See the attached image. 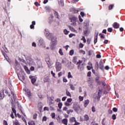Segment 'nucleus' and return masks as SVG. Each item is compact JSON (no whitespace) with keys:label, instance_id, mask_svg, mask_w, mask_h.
I'll return each instance as SVG.
<instances>
[{"label":"nucleus","instance_id":"e433bc0d","mask_svg":"<svg viewBox=\"0 0 125 125\" xmlns=\"http://www.w3.org/2000/svg\"><path fill=\"white\" fill-rule=\"evenodd\" d=\"M49 23H51L52 22V21H53V17H50L49 18Z\"/></svg>","mask_w":125,"mask_h":125},{"label":"nucleus","instance_id":"de8ad7c7","mask_svg":"<svg viewBox=\"0 0 125 125\" xmlns=\"http://www.w3.org/2000/svg\"><path fill=\"white\" fill-rule=\"evenodd\" d=\"M73 112H74V110H73V109H70L69 110H68L67 111V113L69 114H70V113H73Z\"/></svg>","mask_w":125,"mask_h":125},{"label":"nucleus","instance_id":"7ed1b4c3","mask_svg":"<svg viewBox=\"0 0 125 125\" xmlns=\"http://www.w3.org/2000/svg\"><path fill=\"white\" fill-rule=\"evenodd\" d=\"M24 56L26 58L27 63L29 64V65H32V64L34 63V60H33L31 57H26V56L25 55H24Z\"/></svg>","mask_w":125,"mask_h":125},{"label":"nucleus","instance_id":"a18cd8bd","mask_svg":"<svg viewBox=\"0 0 125 125\" xmlns=\"http://www.w3.org/2000/svg\"><path fill=\"white\" fill-rule=\"evenodd\" d=\"M19 60L20 61H21V62H23V63H26V61H24V59H21V58H19Z\"/></svg>","mask_w":125,"mask_h":125},{"label":"nucleus","instance_id":"f8f14e48","mask_svg":"<svg viewBox=\"0 0 125 125\" xmlns=\"http://www.w3.org/2000/svg\"><path fill=\"white\" fill-rule=\"evenodd\" d=\"M70 20L71 22H77V21H78V18L73 16L70 18Z\"/></svg>","mask_w":125,"mask_h":125},{"label":"nucleus","instance_id":"dca6fc26","mask_svg":"<svg viewBox=\"0 0 125 125\" xmlns=\"http://www.w3.org/2000/svg\"><path fill=\"white\" fill-rule=\"evenodd\" d=\"M78 68L80 69V71H83V70L84 69V67L83 66V63L78 65Z\"/></svg>","mask_w":125,"mask_h":125},{"label":"nucleus","instance_id":"5701e85b","mask_svg":"<svg viewBox=\"0 0 125 125\" xmlns=\"http://www.w3.org/2000/svg\"><path fill=\"white\" fill-rule=\"evenodd\" d=\"M84 121H86V122H87L89 120V117H88V115H85L84 116Z\"/></svg>","mask_w":125,"mask_h":125},{"label":"nucleus","instance_id":"f257e3e1","mask_svg":"<svg viewBox=\"0 0 125 125\" xmlns=\"http://www.w3.org/2000/svg\"><path fill=\"white\" fill-rule=\"evenodd\" d=\"M51 40L52 41V42H53L52 43V44L50 46V47L51 49H54V46H55V45H56V44H55L56 43V37H53L52 38V39H51Z\"/></svg>","mask_w":125,"mask_h":125},{"label":"nucleus","instance_id":"f03ea898","mask_svg":"<svg viewBox=\"0 0 125 125\" xmlns=\"http://www.w3.org/2000/svg\"><path fill=\"white\" fill-rule=\"evenodd\" d=\"M56 69L57 72H59L62 69V65L59 62H56Z\"/></svg>","mask_w":125,"mask_h":125},{"label":"nucleus","instance_id":"2eb2a0df","mask_svg":"<svg viewBox=\"0 0 125 125\" xmlns=\"http://www.w3.org/2000/svg\"><path fill=\"white\" fill-rule=\"evenodd\" d=\"M58 2L60 6L61 7L64 6V0H58Z\"/></svg>","mask_w":125,"mask_h":125},{"label":"nucleus","instance_id":"c9c22d12","mask_svg":"<svg viewBox=\"0 0 125 125\" xmlns=\"http://www.w3.org/2000/svg\"><path fill=\"white\" fill-rule=\"evenodd\" d=\"M63 33L65 35H68L70 33V31L67 30V29H64Z\"/></svg>","mask_w":125,"mask_h":125},{"label":"nucleus","instance_id":"a211bd4d","mask_svg":"<svg viewBox=\"0 0 125 125\" xmlns=\"http://www.w3.org/2000/svg\"><path fill=\"white\" fill-rule=\"evenodd\" d=\"M38 107L40 112H42V103H39L38 104Z\"/></svg>","mask_w":125,"mask_h":125},{"label":"nucleus","instance_id":"c756f323","mask_svg":"<svg viewBox=\"0 0 125 125\" xmlns=\"http://www.w3.org/2000/svg\"><path fill=\"white\" fill-rule=\"evenodd\" d=\"M19 70H20V67L18 66V65H16V72L17 73H18V72H19Z\"/></svg>","mask_w":125,"mask_h":125},{"label":"nucleus","instance_id":"49530a36","mask_svg":"<svg viewBox=\"0 0 125 125\" xmlns=\"http://www.w3.org/2000/svg\"><path fill=\"white\" fill-rule=\"evenodd\" d=\"M107 31L108 32H109V33H112V32H113V28L110 27V28H108L107 29Z\"/></svg>","mask_w":125,"mask_h":125},{"label":"nucleus","instance_id":"412c9836","mask_svg":"<svg viewBox=\"0 0 125 125\" xmlns=\"http://www.w3.org/2000/svg\"><path fill=\"white\" fill-rule=\"evenodd\" d=\"M25 95H26V96H28V97L29 98L31 97V96H32V94L31 93V91H29L25 93Z\"/></svg>","mask_w":125,"mask_h":125},{"label":"nucleus","instance_id":"aec40b11","mask_svg":"<svg viewBox=\"0 0 125 125\" xmlns=\"http://www.w3.org/2000/svg\"><path fill=\"white\" fill-rule=\"evenodd\" d=\"M45 8L47 12H50V11H51V8L50 6H47Z\"/></svg>","mask_w":125,"mask_h":125},{"label":"nucleus","instance_id":"2f4dec72","mask_svg":"<svg viewBox=\"0 0 125 125\" xmlns=\"http://www.w3.org/2000/svg\"><path fill=\"white\" fill-rule=\"evenodd\" d=\"M44 34L45 36H46V35H48V34H50V33H49V30L47 29H45Z\"/></svg>","mask_w":125,"mask_h":125},{"label":"nucleus","instance_id":"b1692460","mask_svg":"<svg viewBox=\"0 0 125 125\" xmlns=\"http://www.w3.org/2000/svg\"><path fill=\"white\" fill-rule=\"evenodd\" d=\"M50 60V59L49 58H46V62L48 66H49V65H50V62L49 61Z\"/></svg>","mask_w":125,"mask_h":125},{"label":"nucleus","instance_id":"f704fd0d","mask_svg":"<svg viewBox=\"0 0 125 125\" xmlns=\"http://www.w3.org/2000/svg\"><path fill=\"white\" fill-rule=\"evenodd\" d=\"M72 11L73 12V13H78L79 12V10H76L75 8H73L72 9Z\"/></svg>","mask_w":125,"mask_h":125},{"label":"nucleus","instance_id":"5fc2aeb1","mask_svg":"<svg viewBox=\"0 0 125 125\" xmlns=\"http://www.w3.org/2000/svg\"><path fill=\"white\" fill-rule=\"evenodd\" d=\"M67 82H68V80H67V79H66V78H65V77H64L63 78V83H67Z\"/></svg>","mask_w":125,"mask_h":125},{"label":"nucleus","instance_id":"8fccbe9b","mask_svg":"<svg viewBox=\"0 0 125 125\" xmlns=\"http://www.w3.org/2000/svg\"><path fill=\"white\" fill-rule=\"evenodd\" d=\"M75 117H71L70 119V121L71 123H73L75 120Z\"/></svg>","mask_w":125,"mask_h":125},{"label":"nucleus","instance_id":"603ef678","mask_svg":"<svg viewBox=\"0 0 125 125\" xmlns=\"http://www.w3.org/2000/svg\"><path fill=\"white\" fill-rule=\"evenodd\" d=\"M37 116H38V114L37 113H35L33 115V119H34V120L36 119Z\"/></svg>","mask_w":125,"mask_h":125},{"label":"nucleus","instance_id":"0e129e2a","mask_svg":"<svg viewBox=\"0 0 125 125\" xmlns=\"http://www.w3.org/2000/svg\"><path fill=\"white\" fill-rule=\"evenodd\" d=\"M80 14L82 17H83L84 16V12H81Z\"/></svg>","mask_w":125,"mask_h":125},{"label":"nucleus","instance_id":"423d86ee","mask_svg":"<svg viewBox=\"0 0 125 125\" xmlns=\"http://www.w3.org/2000/svg\"><path fill=\"white\" fill-rule=\"evenodd\" d=\"M37 66L38 68H43V66L42 65V62H41V60L37 59Z\"/></svg>","mask_w":125,"mask_h":125},{"label":"nucleus","instance_id":"ea45409f","mask_svg":"<svg viewBox=\"0 0 125 125\" xmlns=\"http://www.w3.org/2000/svg\"><path fill=\"white\" fill-rule=\"evenodd\" d=\"M63 105V104H62V103H59L58 104V107L60 109H61V108H62V105Z\"/></svg>","mask_w":125,"mask_h":125},{"label":"nucleus","instance_id":"bb28decb","mask_svg":"<svg viewBox=\"0 0 125 125\" xmlns=\"http://www.w3.org/2000/svg\"><path fill=\"white\" fill-rule=\"evenodd\" d=\"M3 48L4 50H5V52H6V53H9V51L7 49V48H6V46H5V45H4V47H3Z\"/></svg>","mask_w":125,"mask_h":125},{"label":"nucleus","instance_id":"bf43d9fd","mask_svg":"<svg viewBox=\"0 0 125 125\" xmlns=\"http://www.w3.org/2000/svg\"><path fill=\"white\" fill-rule=\"evenodd\" d=\"M112 110L113 112H118V108L117 107H114Z\"/></svg>","mask_w":125,"mask_h":125},{"label":"nucleus","instance_id":"864d4df0","mask_svg":"<svg viewBox=\"0 0 125 125\" xmlns=\"http://www.w3.org/2000/svg\"><path fill=\"white\" fill-rule=\"evenodd\" d=\"M43 111H49V108H48V107H44Z\"/></svg>","mask_w":125,"mask_h":125},{"label":"nucleus","instance_id":"1a4fd4ad","mask_svg":"<svg viewBox=\"0 0 125 125\" xmlns=\"http://www.w3.org/2000/svg\"><path fill=\"white\" fill-rule=\"evenodd\" d=\"M45 37L48 39V40H52V38H53V35L52 33H48L46 35H45Z\"/></svg>","mask_w":125,"mask_h":125},{"label":"nucleus","instance_id":"20e7f679","mask_svg":"<svg viewBox=\"0 0 125 125\" xmlns=\"http://www.w3.org/2000/svg\"><path fill=\"white\" fill-rule=\"evenodd\" d=\"M73 109L74 110V111H76L77 113L81 110V106L78 104H74L73 106Z\"/></svg>","mask_w":125,"mask_h":125},{"label":"nucleus","instance_id":"393cba45","mask_svg":"<svg viewBox=\"0 0 125 125\" xmlns=\"http://www.w3.org/2000/svg\"><path fill=\"white\" fill-rule=\"evenodd\" d=\"M95 70H98L99 69V65H98V62H96V63L95 64Z\"/></svg>","mask_w":125,"mask_h":125},{"label":"nucleus","instance_id":"338daca9","mask_svg":"<svg viewBox=\"0 0 125 125\" xmlns=\"http://www.w3.org/2000/svg\"><path fill=\"white\" fill-rule=\"evenodd\" d=\"M29 125H35V122H29L28 123Z\"/></svg>","mask_w":125,"mask_h":125},{"label":"nucleus","instance_id":"4be33fe9","mask_svg":"<svg viewBox=\"0 0 125 125\" xmlns=\"http://www.w3.org/2000/svg\"><path fill=\"white\" fill-rule=\"evenodd\" d=\"M1 52H2V54H3V55H4L5 59L7 60V61H8V62H9L8 61V60H7V58H6V57H7V55H6V53H5V52L4 51H2V50L1 51Z\"/></svg>","mask_w":125,"mask_h":125},{"label":"nucleus","instance_id":"6e6d98bb","mask_svg":"<svg viewBox=\"0 0 125 125\" xmlns=\"http://www.w3.org/2000/svg\"><path fill=\"white\" fill-rule=\"evenodd\" d=\"M112 120H116V114H113L112 116Z\"/></svg>","mask_w":125,"mask_h":125},{"label":"nucleus","instance_id":"69168bd1","mask_svg":"<svg viewBox=\"0 0 125 125\" xmlns=\"http://www.w3.org/2000/svg\"><path fill=\"white\" fill-rule=\"evenodd\" d=\"M52 119H54L55 118V113H53L51 114Z\"/></svg>","mask_w":125,"mask_h":125},{"label":"nucleus","instance_id":"39448f33","mask_svg":"<svg viewBox=\"0 0 125 125\" xmlns=\"http://www.w3.org/2000/svg\"><path fill=\"white\" fill-rule=\"evenodd\" d=\"M96 76L97 77L95 79V81L96 83H97L98 84H100L101 83V81H99V79H100L99 74H96Z\"/></svg>","mask_w":125,"mask_h":125},{"label":"nucleus","instance_id":"cd10ccee","mask_svg":"<svg viewBox=\"0 0 125 125\" xmlns=\"http://www.w3.org/2000/svg\"><path fill=\"white\" fill-rule=\"evenodd\" d=\"M74 67H75V65H74L73 64H72L69 66L68 69H70V70H73V69H74Z\"/></svg>","mask_w":125,"mask_h":125},{"label":"nucleus","instance_id":"79ce46f5","mask_svg":"<svg viewBox=\"0 0 125 125\" xmlns=\"http://www.w3.org/2000/svg\"><path fill=\"white\" fill-rule=\"evenodd\" d=\"M47 120V118L46 117V116H44L42 118V122H46Z\"/></svg>","mask_w":125,"mask_h":125},{"label":"nucleus","instance_id":"052dcab7","mask_svg":"<svg viewBox=\"0 0 125 125\" xmlns=\"http://www.w3.org/2000/svg\"><path fill=\"white\" fill-rule=\"evenodd\" d=\"M87 77H91V72L90 71H89L87 73Z\"/></svg>","mask_w":125,"mask_h":125},{"label":"nucleus","instance_id":"6ab92c4d","mask_svg":"<svg viewBox=\"0 0 125 125\" xmlns=\"http://www.w3.org/2000/svg\"><path fill=\"white\" fill-rule=\"evenodd\" d=\"M62 123L65 125H68V119L67 118L63 119L62 121Z\"/></svg>","mask_w":125,"mask_h":125},{"label":"nucleus","instance_id":"c03bdc74","mask_svg":"<svg viewBox=\"0 0 125 125\" xmlns=\"http://www.w3.org/2000/svg\"><path fill=\"white\" fill-rule=\"evenodd\" d=\"M74 55V50H71L69 52V55H71L72 56V55Z\"/></svg>","mask_w":125,"mask_h":125},{"label":"nucleus","instance_id":"e2e57ef3","mask_svg":"<svg viewBox=\"0 0 125 125\" xmlns=\"http://www.w3.org/2000/svg\"><path fill=\"white\" fill-rule=\"evenodd\" d=\"M79 98L80 101H83V97H82L80 96H79Z\"/></svg>","mask_w":125,"mask_h":125},{"label":"nucleus","instance_id":"09e8293b","mask_svg":"<svg viewBox=\"0 0 125 125\" xmlns=\"http://www.w3.org/2000/svg\"><path fill=\"white\" fill-rule=\"evenodd\" d=\"M31 83H33V84H34V83H36V79H35V78H32V79H31Z\"/></svg>","mask_w":125,"mask_h":125},{"label":"nucleus","instance_id":"37998d69","mask_svg":"<svg viewBox=\"0 0 125 125\" xmlns=\"http://www.w3.org/2000/svg\"><path fill=\"white\" fill-rule=\"evenodd\" d=\"M59 52L60 54H61V55L62 56L64 55V54L63 53V51H62V49H60Z\"/></svg>","mask_w":125,"mask_h":125},{"label":"nucleus","instance_id":"0eeeda50","mask_svg":"<svg viewBox=\"0 0 125 125\" xmlns=\"http://www.w3.org/2000/svg\"><path fill=\"white\" fill-rule=\"evenodd\" d=\"M101 90H99V92H98V94L96 95V98L94 97V99H97L98 101L100 100V97H101V95H100Z\"/></svg>","mask_w":125,"mask_h":125},{"label":"nucleus","instance_id":"6e6552de","mask_svg":"<svg viewBox=\"0 0 125 125\" xmlns=\"http://www.w3.org/2000/svg\"><path fill=\"white\" fill-rule=\"evenodd\" d=\"M98 34H99L98 32L95 33V37H94V44H95V43L97 42V39H98Z\"/></svg>","mask_w":125,"mask_h":125},{"label":"nucleus","instance_id":"58836bf2","mask_svg":"<svg viewBox=\"0 0 125 125\" xmlns=\"http://www.w3.org/2000/svg\"><path fill=\"white\" fill-rule=\"evenodd\" d=\"M67 27H68L69 29H70V30H71L72 32H74V31H75V29L73 28V27H71V26L67 25Z\"/></svg>","mask_w":125,"mask_h":125},{"label":"nucleus","instance_id":"13d9d810","mask_svg":"<svg viewBox=\"0 0 125 125\" xmlns=\"http://www.w3.org/2000/svg\"><path fill=\"white\" fill-rule=\"evenodd\" d=\"M84 104H87L88 105L89 104V100H87L84 101Z\"/></svg>","mask_w":125,"mask_h":125},{"label":"nucleus","instance_id":"a878e982","mask_svg":"<svg viewBox=\"0 0 125 125\" xmlns=\"http://www.w3.org/2000/svg\"><path fill=\"white\" fill-rule=\"evenodd\" d=\"M77 57H74L72 61L73 63H74V64H76V63L78 62L77 61Z\"/></svg>","mask_w":125,"mask_h":125},{"label":"nucleus","instance_id":"9d476101","mask_svg":"<svg viewBox=\"0 0 125 125\" xmlns=\"http://www.w3.org/2000/svg\"><path fill=\"white\" fill-rule=\"evenodd\" d=\"M103 68H104V64L103 62H102V60H101L99 62V68L101 70H103Z\"/></svg>","mask_w":125,"mask_h":125},{"label":"nucleus","instance_id":"4c0bfd02","mask_svg":"<svg viewBox=\"0 0 125 125\" xmlns=\"http://www.w3.org/2000/svg\"><path fill=\"white\" fill-rule=\"evenodd\" d=\"M113 7H114V4H110L108 6L109 10H111V9H113Z\"/></svg>","mask_w":125,"mask_h":125},{"label":"nucleus","instance_id":"c85d7f7f","mask_svg":"<svg viewBox=\"0 0 125 125\" xmlns=\"http://www.w3.org/2000/svg\"><path fill=\"white\" fill-rule=\"evenodd\" d=\"M69 86H70V89H71V90H75V88L73 84H70Z\"/></svg>","mask_w":125,"mask_h":125},{"label":"nucleus","instance_id":"4d7b16f0","mask_svg":"<svg viewBox=\"0 0 125 125\" xmlns=\"http://www.w3.org/2000/svg\"><path fill=\"white\" fill-rule=\"evenodd\" d=\"M80 53H83V54L84 55V54H85V51H84L83 50H80Z\"/></svg>","mask_w":125,"mask_h":125},{"label":"nucleus","instance_id":"72a5a7b5","mask_svg":"<svg viewBox=\"0 0 125 125\" xmlns=\"http://www.w3.org/2000/svg\"><path fill=\"white\" fill-rule=\"evenodd\" d=\"M44 83H47V82H49V78L48 77H46L43 80Z\"/></svg>","mask_w":125,"mask_h":125},{"label":"nucleus","instance_id":"4468645a","mask_svg":"<svg viewBox=\"0 0 125 125\" xmlns=\"http://www.w3.org/2000/svg\"><path fill=\"white\" fill-rule=\"evenodd\" d=\"M113 27L115 29H119L120 28V24L118 22H114L113 24Z\"/></svg>","mask_w":125,"mask_h":125},{"label":"nucleus","instance_id":"7c9ffc66","mask_svg":"<svg viewBox=\"0 0 125 125\" xmlns=\"http://www.w3.org/2000/svg\"><path fill=\"white\" fill-rule=\"evenodd\" d=\"M54 14H55V17H56V18H59V14H58V13L57 12H56V11H54Z\"/></svg>","mask_w":125,"mask_h":125},{"label":"nucleus","instance_id":"ddd939ff","mask_svg":"<svg viewBox=\"0 0 125 125\" xmlns=\"http://www.w3.org/2000/svg\"><path fill=\"white\" fill-rule=\"evenodd\" d=\"M4 97V90L0 91V99H2Z\"/></svg>","mask_w":125,"mask_h":125},{"label":"nucleus","instance_id":"3c124183","mask_svg":"<svg viewBox=\"0 0 125 125\" xmlns=\"http://www.w3.org/2000/svg\"><path fill=\"white\" fill-rule=\"evenodd\" d=\"M73 99H72V98H68L67 100V102H68V103H70V102H72Z\"/></svg>","mask_w":125,"mask_h":125},{"label":"nucleus","instance_id":"a19ab883","mask_svg":"<svg viewBox=\"0 0 125 125\" xmlns=\"http://www.w3.org/2000/svg\"><path fill=\"white\" fill-rule=\"evenodd\" d=\"M67 77L68 78V79H70V78H73V76H72V75L71 74V73L70 72H69L68 73Z\"/></svg>","mask_w":125,"mask_h":125},{"label":"nucleus","instance_id":"9b49d317","mask_svg":"<svg viewBox=\"0 0 125 125\" xmlns=\"http://www.w3.org/2000/svg\"><path fill=\"white\" fill-rule=\"evenodd\" d=\"M83 25L84 26V28H85V29H86L87 30H88V26H89V22L87 21H85L84 22Z\"/></svg>","mask_w":125,"mask_h":125},{"label":"nucleus","instance_id":"f3484780","mask_svg":"<svg viewBox=\"0 0 125 125\" xmlns=\"http://www.w3.org/2000/svg\"><path fill=\"white\" fill-rule=\"evenodd\" d=\"M90 33V32H89L88 29H85V30L84 31V35L86 37H87V36H88V35H89Z\"/></svg>","mask_w":125,"mask_h":125},{"label":"nucleus","instance_id":"774afa93","mask_svg":"<svg viewBox=\"0 0 125 125\" xmlns=\"http://www.w3.org/2000/svg\"><path fill=\"white\" fill-rule=\"evenodd\" d=\"M3 125H8V124H7V122H6L5 120L3 121Z\"/></svg>","mask_w":125,"mask_h":125},{"label":"nucleus","instance_id":"473e14b6","mask_svg":"<svg viewBox=\"0 0 125 125\" xmlns=\"http://www.w3.org/2000/svg\"><path fill=\"white\" fill-rule=\"evenodd\" d=\"M66 94L67 96H69L71 97V93H70V92L68 90V89H66Z\"/></svg>","mask_w":125,"mask_h":125},{"label":"nucleus","instance_id":"680f3d73","mask_svg":"<svg viewBox=\"0 0 125 125\" xmlns=\"http://www.w3.org/2000/svg\"><path fill=\"white\" fill-rule=\"evenodd\" d=\"M92 111L93 113H94V112H95L96 110H95V107H94V106H93L92 107Z\"/></svg>","mask_w":125,"mask_h":125}]
</instances>
